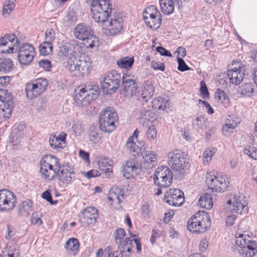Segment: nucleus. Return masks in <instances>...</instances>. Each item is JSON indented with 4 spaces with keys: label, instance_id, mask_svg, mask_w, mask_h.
<instances>
[{
    "label": "nucleus",
    "instance_id": "1",
    "mask_svg": "<svg viewBox=\"0 0 257 257\" xmlns=\"http://www.w3.org/2000/svg\"><path fill=\"white\" fill-rule=\"evenodd\" d=\"M157 164V158L156 153L153 151H146L143 156L142 161L140 165L135 159L126 161L123 167V176L126 179H130L138 173L140 170L152 169Z\"/></svg>",
    "mask_w": 257,
    "mask_h": 257
},
{
    "label": "nucleus",
    "instance_id": "2",
    "mask_svg": "<svg viewBox=\"0 0 257 257\" xmlns=\"http://www.w3.org/2000/svg\"><path fill=\"white\" fill-rule=\"evenodd\" d=\"M16 37L14 43H9L8 46H12L14 47L13 53L17 52L18 59L19 62L21 65H27L30 64L33 60L35 55V50L34 46L29 43H25L18 48V45L20 44V41L17 37Z\"/></svg>",
    "mask_w": 257,
    "mask_h": 257
},
{
    "label": "nucleus",
    "instance_id": "3",
    "mask_svg": "<svg viewBox=\"0 0 257 257\" xmlns=\"http://www.w3.org/2000/svg\"><path fill=\"white\" fill-rule=\"evenodd\" d=\"M210 225L211 219L209 214L199 211L188 220L187 227L191 232L203 233Z\"/></svg>",
    "mask_w": 257,
    "mask_h": 257
},
{
    "label": "nucleus",
    "instance_id": "4",
    "mask_svg": "<svg viewBox=\"0 0 257 257\" xmlns=\"http://www.w3.org/2000/svg\"><path fill=\"white\" fill-rule=\"evenodd\" d=\"M235 243L239 248V254L243 257H253L257 253V242L250 239L248 235L236 233Z\"/></svg>",
    "mask_w": 257,
    "mask_h": 257
},
{
    "label": "nucleus",
    "instance_id": "5",
    "mask_svg": "<svg viewBox=\"0 0 257 257\" xmlns=\"http://www.w3.org/2000/svg\"><path fill=\"white\" fill-rule=\"evenodd\" d=\"M117 120L116 111L110 107L103 109L99 114V128L103 132L110 133L115 128Z\"/></svg>",
    "mask_w": 257,
    "mask_h": 257
},
{
    "label": "nucleus",
    "instance_id": "6",
    "mask_svg": "<svg viewBox=\"0 0 257 257\" xmlns=\"http://www.w3.org/2000/svg\"><path fill=\"white\" fill-rule=\"evenodd\" d=\"M112 5L110 0H104L91 8L92 19L97 23H104L112 13Z\"/></svg>",
    "mask_w": 257,
    "mask_h": 257
},
{
    "label": "nucleus",
    "instance_id": "7",
    "mask_svg": "<svg viewBox=\"0 0 257 257\" xmlns=\"http://www.w3.org/2000/svg\"><path fill=\"white\" fill-rule=\"evenodd\" d=\"M13 108L12 94L6 89H0V124L10 117Z\"/></svg>",
    "mask_w": 257,
    "mask_h": 257
},
{
    "label": "nucleus",
    "instance_id": "8",
    "mask_svg": "<svg viewBox=\"0 0 257 257\" xmlns=\"http://www.w3.org/2000/svg\"><path fill=\"white\" fill-rule=\"evenodd\" d=\"M73 34L77 39L84 41V44L88 48H93L98 42L97 38L94 35L91 28L85 24L77 25L73 31Z\"/></svg>",
    "mask_w": 257,
    "mask_h": 257
},
{
    "label": "nucleus",
    "instance_id": "9",
    "mask_svg": "<svg viewBox=\"0 0 257 257\" xmlns=\"http://www.w3.org/2000/svg\"><path fill=\"white\" fill-rule=\"evenodd\" d=\"M168 165L176 171L181 172L189 164V159L180 150H174L168 154Z\"/></svg>",
    "mask_w": 257,
    "mask_h": 257
},
{
    "label": "nucleus",
    "instance_id": "10",
    "mask_svg": "<svg viewBox=\"0 0 257 257\" xmlns=\"http://www.w3.org/2000/svg\"><path fill=\"white\" fill-rule=\"evenodd\" d=\"M206 184L208 188L218 192H223L228 188L230 184L229 179L225 176L215 175L207 173L206 175Z\"/></svg>",
    "mask_w": 257,
    "mask_h": 257
},
{
    "label": "nucleus",
    "instance_id": "11",
    "mask_svg": "<svg viewBox=\"0 0 257 257\" xmlns=\"http://www.w3.org/2000/svg\"><path fill=\"white\" fill-rule=\"evenodd\" d=\"M143 18L147 26L151 29H157L161 26V14L154 6H150L145 9Z\"/></svg>",
    "mask_w": 257,
    "mask_h": 257
},
{
    "label": "nucleus",
    "instance_id": "12",
    "mask_svg": "<svg viewBox=\"0 0 257 257\" xmlns=\"http://www.w3.org/2000/svg\"><path fill=\"white\" fill-rule=\"evenodd\" d=\"M154 175V183L160 187L167 188L171 185L172 176L170 170L167 167L157 168Z\"/></svg>",
    "mask_w": 257,
    "mask_h": 257
},
{
    "label": "nucleus",
    "instance_id": "13",
    "mask_svg": "<svg viewBox=\"0 0 257 257\" xmlns=\"http://www.w3.org/2000/svg\"><path fill=\"white\" fill-rule=\"evenodd\" d=\"M17 198L13 192L8 189L0 190V210L9 211L16 206Z\"/></svg>",
    "mask_w": 257,
    "mask_h": 257
},
{
    "label": "nucleus",
    "instance_id": "14",
    "mask_svg": "<svg viewBox=\"0 0 257 257\" xmlns=\"http://www.w3.org/2000/svg\"><path fill=\"white\" fill-rule=\"evenodd\" d=\"M48 81H30L26 84V93L27 97L32 99L37 97L46 89Z\"/></svg>",
    "mask_w": 257,
    "mask_h": 257
},
{
    "label": "nucleus",
    "instance_id": "15",
    "mask_svg": "<svg viewBox=\"0 0 257 257\" xmlns=\"http://www.w3.org/2000/svg\"><path fill=\"white\" fill-rule=\"evenodd\" d=\"M81 49L79 42L71 40L68 42H63L60 46L59 55L60 56L70 57L77 55Z\"/></svg>",
    "mask_w": 257,
    "mask_h": 257
},
{
    "label": "nucleus",
    "instance_id": "16",
    "mask_svg": "<svg viewBox=\"0 0 257 257\" xmlns=\"http://www.w3.org/2000/svg\"><path fill=\"white\" fill-rule=\"evenodd\" d=\"M89 62L83 58L77 57V55L70 57L67 61L66 68L70 71L81 72L89 67Z\"/></svg>",
    "mask_w": 257,
    "mask_h": 257
},
{
    "label": "nucleus",
    "instance_id": "17",
    "mask_svg": "<svg viewBox=\"0 0 257 257\" xmlns=\"http://www.w3.org/2000/svg\"><path fill=\"white\" fill-rule=\"evenodd\" d=\"M110 18L109 24L107 26L108 30L111 35H115L122 29L123 23L122 16L119 13L113 12Z\"/></svg>",
    "mask_w": 257,
    "mask_h": 257
},
{
    "label": "nucleus",
    "instance_id": "18",
    "mask_svg": "<svg viewBox=\"0 0 257 257\" xmlns=\"http://www.w3.org/2000/svg\"><path fill=\"white\" fill-rule=\"evenodd\" d=\"M227 203L230 205L232 204L231 209L238 214H244L247 211V203L246 198L243 196L235 195L228 200Z\"/></svg>",
    "mask_w": 257,
    "mask_h": 257
},
{
    "label": "nucleus",
    "instance_id": "19",
    "mask_svg": "<svg viewBox=\"0 0 257 257\" xmlns=\"http://www.w3.org/2000/svg\"><path fill=\"white\" fill-rule=\"evenodd\" d=\"M165 195V201L170 205L180 206L184 201L183 192L179 189H170Z\"/></svg>",
    "mask_w": 257,
    "mask_h": 257
},
{
    "label": "nucleus",
    "instance_id": "20",
    "mask_svg": "<svg viewBox=\"0 0 257 257\" xmlns=\"http://www.w3.org/2000/svg\"><path fill=\"white\" fill-rule=\"evenodd\" d=\"M27 134L25 125L24 122L15 124L10 135V139L12 143L18 144L23 140Z\"/></svg>",
    "mask_w": 257,
    "mask_h": 257
},
{
    "label": "nucleus",
    "instance_id": "21",
    "mask_svg": "<svg viewBox=\"0 0 257 257\" xmlns=\"http://www.w3.org/2000/svg\"><path fill=\"white\" fill-rule=\"evenodd\" d=\"M40 166L54 172L56 176L61 169V165L58 159L52 155H47L43 157L41 161Z\"/></svg>",
    "mask_w": 257,
    "mask_h": 257
},
{
    "label": "nucleus",
    "instance_id": "22",
    "mask_svg": "<svg viewBox=\"0 0 257 257\" xmlns=\"http://www.w3.org/2000/svg\"><path fill=\"white\" fill-rule=\"evenodd\" d=\"M57 175H58L59 182L64 185L71 184L75 178L73 169L68 165V164L61 166V169Z\"/></svg>",
    "mask_w": 257,
    "mask_h": 257
},
{
    "label": "nucleus",
    "instance_id": "23",
    "mask_svg": "<svg viewBox=\"0 0 257 257\" xmlns=\"http://www.w3.org/2000/svg\"><path fill=\"white\" fill-rule=\"evenodd\" d=\"M73 100L76 105L81 108L87 107L91 102L81 85L75 89Z\"/></svg>",
    "mask_w": 257,
    "mask_h": 257
},
{
    "label": "nucleus",
    "instance_id": "24",
    "mask_svg": "<svg viewBox=\"0 0 257 257\" xmlns=\"http://www.w3.org/2000/svg\"><path fill=\"white\" fill-rule=\"evenodd\" d=\"M98 217L97 210L94 207H88L81 212V220L87 224H94Z\"/></svg>",
    "mask_w": 257,
    "mask_h": 257
},
{
    "label": "nucleus",
    "instance_id": "25",
    "mask_svg": "<svg viewBox=\"0 0 257 257\" xmlns=\"http://www.w3.org/2000/svg\"><path fill=\"white\" fill-rule=\"evenodd\" d=\"M15 35L10 34H6L0 38V53H13L14 47L12 46H8L7 48H4L9 43H14L16 39Z\"/></svg>",
    "mask_w": 257,
    "mask_h": 257
},
{
    "label": "nucleus",
    "instance_id": "26",
    "mask_svg": "<svg viewBox=\"0 0 257 257\" xmlns=\"http://www.w3.org/2000/svg\"><path fill=\"white\" fill-rule=\"evenodd\" d=\"M154 92V88L151 81H149V83H147L144 86L141 92L138 91L137 95L138 99L140 101L147 102L152 97Z\"/></svg>",
    "mask_w": 257,
    "mask_h": 257
},
{
    "label": "nucleus",
    "instance_id": "27",
    "mask_svg": "<svg viewBox=\"0 0 257 257\" xmlns=\"http://www.w3.org/2000/svg\"><path fill=\"white\" fill-rule=\"evenodd\" d=\"M102 80H134L131 76L127 74H123L122 77L119 73L116 70H112L109 71L104 74L101 77Z\"/></svg>",
    "mask_w": 257,
    "mask_h": 257
},
{
    "label": "nucleus",
    "instance_id": "28",
    "mask_svg": "<svg viewBox=\"0 0 257 257\" xmlns=\"http://www.w3.org/2000/svg\"><path fill=\"white\" fill-rule=\"evenodd\" d=\"M81 86L83 87L87 96H89L91 101L96 99L99 96L100 90L98 85H94L91 83H87V84L81 85Z\"/></svg>",
    "mask_w": 257,
    "mask_h": 257
},
{
    "label": "nucleus",
    "instance_id": "29",
    "mask_svg": "<svg viewBox=\"0 0 257 257\" xmlns=\"http://www.w3.org/2000/svg\"><path fill=\"white\" fill-rule=\"evenodd\" d=\"M120 81H100L102 92L104 94H111L115 92L119 87Z\"/></svg>",
    "mask_w": 257,
    "mask_h": 257
},
{
    "label": "nucleus",
    "instance_id": "30",
    "mask_svg": "<svg viewBox=\"0 0 257 257\" xmlns=\"http://www.w3.org/2000/svg\"><path fill=\"white\" fill-rule=\"evenodd\" d=\"M121 88L127 95H137L139 88L136 81H121Z\"/></svg>",
    "mask_w": 257,
    "mask_h": 257
},
{
    "label": "nucleus",
    "instance_id": "31",
    "mask_svg": "<svg viewBox=\"0 0 257 257\" xmlns=\"http://www.w3.org/2000/svg\"><path fill=\"white\" fill-rule=\"evenodd\" d=\"M244 73L242 71L227 69V72L220 75L221 79L228 78L229 80H243Z\"/></svg>",
    "mask_w": 257,
    "mask_h": 257
},
{
    "label": "nucleus",
    "instance_id": "32",
    "mask_svg": "<svg viewBox=\"0 0 257 257\" xmlns=\"http://www.w3.org/2000/svg\"><path fill=\"white\" fill-rule=\"evenodd\" d=\"M66 140V135L60 134L58 136H52L49 138V144L52 148L55 149H60L63 148V145Z\"/></svg>",
    "mask_w": 257,
    "mask_h": 257
},
{
    "label": "nucleus",
    "instance_id": "33",
    "mask_svg": "<svg viewBox=\"0 0 257 257\" xmlns=\"http://www.w3.org/2000/svg\"><path fill=\"white\" fill-rule=\"evenodd\" d=\"M65 248L68 253L76 254L78 252L79 248V242L78 239L75 238H70L66 242Z\"/></svg>",
    "mask_w": 257,
    "mask_h": 257
},
{
    "label": "nucleus",
    "instance_id": "34",
    "mask_svg": "<svg viewBox=\"0 0 257 257\" xmlns=\"http://www.w3.org/2000/svg\"><path fill=\"white\" fill-rule=\"evenodd\" d=\"M161 11L165 15H169L174 11V2L173 0H159Z\"/></svg>",
    "mask_w": 257,
    "mask_h": 257
},
{
    "label": "nucleus",
    "instance_id": "35",
    "mask_svg": "<svg viewBox=\"0 0 257 257\" xmlns=\"http://www.w3.org/2000/svg\"><path fill=\"white\" fill-rule=\"evenodd\" d=\"M77 20V17L75 12L73 9L69 8L64 18V25L67 27H71L76 23Z\"/></svg>",
    "mask_w": 257,
    "mask_h": 257
},
{
    "label": "nucleus",
    "instance_id": "36",
    "mask_svg": "<svg viewBox=\"0 0 257 257\" xmlns=\"http://www.w3.org/2000/svg\"><path fill=\"white\" fill-rule=\"evenodd\" d=\"M154 118V113L150 110H143L140 116V123L144 126L148 125L152 119Z\"/></svg>",
    "mask_w": 257,
    "mask_h": 257
},
{
    "label": "nucleus",
    "instance_id": "37",
    "mask_svg": "<svg viewBox=\"0 0 257 257\" xmlns=\"http://www.w3.org/2000/svg\"><path fill=\"white\" fill-rule=\"evenodd\" d=\"M169 105V100L162 97H158L152 101V107L156 110H164Z\"/></svg>",
    "mask_w": 257,
    "mask_h": 257
},
{
    "label": "nucleus",
    "instance_id": "38",
    "mask_svg": "<svg viewBox=\"0 0 257 257\" xmlns=\"http://www.w3.org/2000/svg\"><path fill=\"white\" fill-rule=\"evenodd\" d=\"M111 162L110 160L103 159L100 160L98 163L99 170L106 174L108 177H110L112 173V166L110 164Z\"/></svg>",
    "mask_w": 257,
    "mask_h": 257
},
{
    "label": "nucleus",
    "instance_id": "39",
    "mask_svg": "<svg viewBox=\"0 0 257 257\" xmlns=\"http://www.w3.org/2000/svg\"><path fill=\"white\" fill-rule=\"evenodd\" d=\"M199 203L202 207L210 209L213 207L212 195L207 193L203 194L199 198Z\"/></svg>",
    "mask_w": 257,
    "mask_h": 257
},
{
    "label": "nucleus",
    "instance_id": "40",
    "mask_svg": "<svg viewBox=\"0 0 257 257\" xmlns=\"http://www.w3.org/2000/svg\"><path fill=\"white\" fill-rule=\"evenodd\" d=\"M32 202L30 200L23 201L19 205L20 214L24 216L29 215L32 211Z\"/></svg>",
    "mask_w": 257,
    "mask_h": 257
},
{
    "label": "nucleus",
    "instance_id": "41",
    "mask_svg": "<svg viewBox=\"0 0 257 257\" xmlns=\"http://www.w3.org/2000/svg\"><path fill=\"white\" fill-rule=\"evenodd\" d=\"M120 190L117 188H115L111 190L108 196V199L113 202L114 205H117L119 204L121 201V198L123 197L121 194L119 195Z\"/></svg>",
    "mask_w": 257,
    "mask_h": 257
},
{
    "label": "nucleus",
    "instance_id": "42",
    "mask_svg": "<svg viewBox=\"0 0 257 257\" xmlns=\"http://www.w3.org/2000/svg\"><path fill=\"white\" fill-rule=\"evenodd\" d=\"M13 61L9 58H0V72H9L13 68Z\"/></svg>",
    "mask_w": 257,
    "mask_h": 257
},
{
    "label": "nucleus",
    "instance_id": "43",
    "mask_svg": "<svg viewBox=\"0 0 257 257\" xmlns=\"http://www.w3.org/2000/svg\"><path fill=\"white\" fill-rule=\"evenodd\" d=\"M253 91V83L252 82H246L239 86L238 92L240 94L249 96Z\"/></svg>",
    "mask_w": 257,
    "mask_h": 257
},
{
    "label": "nucleus",
    "instance_id": "44",
    "mask_svg": "<svg viewBox=\"0 0 257 257\" xmlns=\"http://www.w3.org/2000/svg\"><path fill=\"white\" fill-rule=\"evenodd\" d=\"M53 47L51 42H44L39 47L40 54L43 56H47L52 52Z\"/></svg>",
    "mask_w": 257,
    "mask_h": 257
},
{
    "label": "nucleus",
    "instance_id": "45",
    "mask_svg": "<svg viewBox=\"0 0 257 257\" xmlns=\"http://www.w3.org/2000/svg\"><path fill=\"white\" fill-rule=\"evenodd\" d=\"M12 242H9L8 244V252L5 254L4 257H19V251L18 249V245L14 244L12 246Z\"/></svg>",
    "mask_w": 257,
    "mask_h": 257
},
{
    "label": "nucleus",
    "instance_id": "46",
    "mask_svg": "<svg viewBox=\"0 0 257 257\" xmlns=\"http://www.w3.org/2000/svg\"><path fill=\"white\" fill-rule=\"evenodd\" d=\"M134 62L133 58L125 57L117 61V64L120 68L127 69L132 66Z\"/></svg>",
    "mask_w": 257,
    "mask_h": 257
},
{
    "label": "nucleus",
    "instance_id": "47",
    "mask_svg": "<svg viewBox=\"0 0 257 257\" xmlns=\"http://www.w3.org/2000/svg\"><path fill=\"white\" fill-rule=\"evenodd\" d=\"M133 240H132L129 237H126L124 240H122L121 245H118V249L119 251L123 250V252L125 251L130 252L131 251L132 246L133 244Z\"/></svg>",
    "mask_w": 257,
    "mask_h": 257
},
{
    "label": "nucleus",
    "instance_id": "48",
    "mask_svg": "<svg viewBox=\"0 0 257 257\" xmlns=\"http://www.w3.org/2000/svg\"><path fill=\"white\" fill-rule=\"evenodd\" d=\"M15 6V4L14 0L6 1L3 6L2 15L5 17H7L11 13L12 11L14 10Z\"/></svg>",
    "mask_w": 257,
    "mask_h": 257
},
{
    "label": "nucleus",
    "instance_id": "49",
    "mask_svg": "<svg viewBox=\"0 0 257 257\" xmlns=\"http://www.w3.org/2000/svg\"><path fill=\"white\" fill-rule=\"evenodd\" d=\"M215 97V99L221 103L225 104H228L229 102V98L223 90L220 89L218 88L216 90Z\"/></svg>",
    "mask_w": 257,
    "mask_h": 257
},
{
    "label": "nucleus",
    "instance_id": "50",
    "mask_svg": "<svg viewBox=\"0 0 257 257\" xmlns=\"http://www.w3.org/2000/svg\"><path fill=\"white\" fill-rule=\"evenodd\" d=\"M126 148L130 151L138 154L140 153V147L134 142L133 137L128 138L125 144Z\"/></svg>",
    "mask_w": 257,
    "mask_h": 257
},
{
    "label": "nucleus",
    "instance_id": "51",
    "mask_svg": "<svg viewBox=\"0 0 257 257\" xmlns=\"http://www.w3.org/2000/svg\"><path fill=\"white\" fill-rule=\"evenodd\" d=\"M40 173L42 177L47 180H52L56 176L54 172H53L50 170L46 169L45 167L43 168L41 166Z\"/></svg>",
    "mask_w": 257,
    "mask_h": 257
},
{
    "label": "nucleus",
    "instance_id": "52",
    "mask_svg": "<svg viewBox=\"0 0 257 257\" xmlns=\"http://www.w3.org/2000/svg\"><path fill=\"white\" fill-rule=\"evenodd\" d=\"M215 153V149H207L203 154V162L204 164H208L212 160V156Z\"/></svg>",
    "mask_w": 257,
    "mask_h": 257
},
{
    "label": "nucleus",
    "instance_id": "53",
    "mask_svg": "<svg viewBox=\"0 0 257 257\" xmlns=\"http://www.w3.org/2000/svg\"><path fill=\"white\" fill-rule=\"evenodd\" d=\"M125 234V231L123 228H119L115 230L114 233V239L117 245H121L123 239Z\"/></svg>",
    "mask_w": 257,
    "mask_h": 257
},
{
    "label": "nucleus",
    "instance_id": "54",
    "mask_svg": "<svg viewBox=\"0 0 257 257\" xmlns=\"http://www.w3.org/2000/svg\"><path fill=\"white\" fill-rule=\"evenodd\" d=\"M88 136L90 141L93 144H96L98 142L100 139L97 131L93 127H90Z\"/></svg>",
    "mask_w": 257,
    "mask_h": 257
},
{
    "label": "nucleus",
    "instance_id": "55",
    "mask_svg": "<svg viewBox=\"0 0 257 257\" xmlns=\"http://www.w3.org/2000/svg\"><path fill=\"white\" fill-rule=\"evenodd\" d=\"M157 136V131L156 127L153 125L150 126L146 134L147 138L149 141H154L156 139Z\"/></svg>",
    "mask_w": 257,
    "mask_h": 257
},
{
    "label": "nucleus",
    "instance_id": "56",
    "mask_svg": "<svg viewBox=\"0 0 257 257\" xmlns=\"http://www.w3.org/2000/svg\"><path fill=\"white\" fill-rule=\"evenodd\" d=\"M207 119L204 115H200L196 117L194 124H196L199 128H202L206 125Z\"/></svg>",
    "mask_w": 257,
    "mask_h": 257
},
{
    "label": "nucleus",
    "instance_id": "57",
    "mask_svg": "<svg viewBox=\"0 0 257 257\" xmlns=\"http://www.w3.org/2000/svg\"><path fill=\"white\" fill-rule=\"evenodd\" d=\"M201 87L200 88V92L203 98H208L209 96L208 88L204 81H201Z\"/></svg>",
    "mask_w": 257,
    "mask_h": 257
},
{
    "label": "nucleus",
    "instance_id": "58",
    "mask_svg": "<svg viewBox=\"0 0 257 257\" xmlns=\"http://www.w3.org/2000/svg\"><path fill=\"white\" fill-rule=\"evenodd\" d=\"M243 65L240 61H233L231 64L228 66L229 69L243 71Z\"/></svg>",
    "mask_w": 257,
    "mask_h": 257
},
{
    "label": "nucleus",
    "instance_id": "59",
    "mask_svg": "<svg viewBox=\"0 0 257 257\" xmlns=\"http://www.w3.org/2000/svg\"><path fill=\"white\" fill-rule=\"evenodd\" d=\"M178 63V69L181 71H185L189 70V67L186 65L184 60L181 57L177 58Z\"/></svg>",
    "mask_w": 257,
    "mask_h": 257
},
{
    "label": "nucleus",
    "instance_id": "60",
    "mask_svg": "<svg viewBox=\"0 0 257 257\" xmlns=\"http://www.w3.org/2000/svg\"><path fill=\"white\" fill-rule=\"evenodd\" d=\"M55 31L52 29H47L45 32V39L47 42H52L55 39Z\"/></svg>",
    "mask_w": 257,
    "mask_h": 257
},
{
    "label": "nucleus",
    "instance_id": "61",
    "mask_svg": "<svg viewBox=\"0 0 257 257\" xmlns=\"http://www.w3.org/2000/svg\"><path fill=\"white\" fill-rule=\"evenodd\" d=\"M31 223L34 225H40L42 221L37 213H33L31 219Z\"/></svg>",
    "mask_w": 257,
    "mask_h": 257
},
{
    "label": "nucleus",
    "instance_id": "62",
    "mask_svg": "<svg viewBox=\"0 0 257 257\" xmlns=\"http://www.w3.org/2000/svg\"><path fill=\"white\" fill-rule=\"evenodd\" d=\"M84 175L88 179H90L100 176V173L96 170H91L87 173H84Z\"/></svg>",
    "mask_w": 257,
    "mask_h": 257
},
{
    "label": "nucleus",
    "instance_id": "63",
    "mask_svg": "<svg viewBox=\"0 0 257 257\" xmlns=\"http://www.w3.org/2000/svg\"><path fill=\"white\" fill-rule=\"evenodd\" d=\"M39 66L44 69L49 70L51 67V62L48 60H42L39 62Z\"/></svg>",
    "mask_w": 257,
    "mask_h": 257
},
{
    "label": "nucleus",
    "instance_id": "64",
    "mask_svg": "<svg viewBox=\"0 0 257 257\" xmlns=\"http://www.w3.org/2000/svg\"><path fill=\"white\" fill-rule=\"evenodd\" d=\"M156 50L158 52L160 53L161 55L171 57L172 54L171 52L163 47L158 46L156 48Z\"/></svg>",
    "mask_w": 257,
    "mask_h": 257
}]
</instances>
